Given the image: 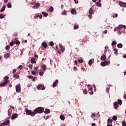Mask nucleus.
Listing matches in <instances>:
<instances>
[{
    "mask_svg": "<svg viewBox=\"0 0 126 126\" xmlns=\"http://www.w3.org/2000/svg\"><path fill=\"white\" fill-rule=\"evenodd\" d=\"M44 110L45 108L44 107H39L35 108L33 112H34V115H36V114H42V113H44Z\"/></svg>",
    "mask_w": 126,
    "mask_h": 126,
    "instance_id": "nucleus-1",
    "label": "nucleus"
},
{
    "mask_svg": "<svg viewBox=\"0 0 126 126\" xmlns=\"http://www.w3.org/2000/svg\"><path fill=\"white\" fill-rule=\"evenodd\" d=\"M25 112H26V115H29L31 116V117H34V116H35L34 111L33 112L31 110H28V108H26Z\"/></svg>",
    "mask_w": 126,
    "mask_h": 126,
    "instance_id": "nucleus-2",
    "label": "nucleus"
},
{
    "mask_svg": "<svg viewBox=\"0 0 126 126\" xmlns=\"http://www.w3.org/2000/svg\"><path fill=\"white\" fill-rule=\"evenodd\" d=\"M110 63V61H105L104 62H102L100 63V65L101 66H106V65H109Z\"/></svg>",
    "mask_w": 126,
    "mask_h": 126,
    "instance_id": "nucleus-3",
    "label": "nucleus"
},
{
    "mask_svg": "<svg viewBox=\"0 0 126 126\" xmlns=\"http://www.w3.org/2000/svg\"><path fill=\"white\" fill-rule=\"evenodd\" d=\"M37 89H38V90H45V86H44V85L39 84L37 87Z\"/></svg>",
    "mask_w": 126,
    "mask_h": 126,
    "instance_id": "nucleus-4",
    "label": "nucleus"
},
{
    "mask_svg": "<svg viewBox=\"0 0 126 126\" xmlns=\"http://www.w3.org/2000/svg\"><path fill=\"white\" fill-rule=\"evenodd\" d=\"M119 3L120 6H121V7H126V2L120 1L119 2Z\"/></svg>",
    "mask_w": 126,
    "mask_h": 126,
    "instance_id": "nucleus-5",
    "label": "nucleus"
},
{
    "mask_svg": "<svg viewBox=\"0 0 126 126\" xmlns=\"http://www.w3.org/2000/svg\"><path fill=\"white\" fill-rule=\"evenodd\" d=\"M122 28L126 29V26L122 25H120L119 26V27L116 28V29H117V31H119L121 30V29H122Z\"/></svg>",
    "mask_w": 126,
    "mask_h": 126,
    "instance_id": "nucleus-6",
    "label": "nucleus"
},
{
    "mask_svg": "<svg viewBox=\"0 0 126 126\" xmlns=\"http://www.w3.org/2000/svg\"><path fill=\"white\" fill-rule=\"evenodd\" d=\"M16 92H19L20 90H21V88L20 87V84L17 85L15 87Z\"/></svg>",
    "mask_w": 126,
    "mask_h": 126,
    "instance_id": "nucleus-7",
    "label": "nucleus"
},
{
    "mask_svg": "<svg viewBox=\"0 0 126 126\" xmlns=\"http://www.w3.org/2000/svg\"><path fill=\"white\" fill-rule=\"evenodd\" d=\"M39 7H40V3H35V4L32 6V8L34 9L39 8Z\"/></svg>",
    "mask_w": 126,
    "mask_h": 126,
    "instance_id": "nucleus-8",
    "label": "nucleus"
},
{
    "mask_svg": "<svg viewBox=\"0 0 126 126\" xmlns=\"http://www.w3.org/2000/svg\"><path fill=\"white\" fill-rule=\"evenodd\" d=\"M113 106L114 107V109H117L119 108V103H118V102L115 101L113 103Z\"/></svg>",
    "mask_w": 126,
    "mask_h": 126,
    "instance_id": "nucleus-9",
    "label": "nucleus"
},
{
    "mask_svg": "<svg viewBox=\"0 0 126 126\" xmlns=\"http://www.w3.org/2000/svg\"><path fill=\"white\" fill-rule=\"evenodd\" d=\"M6 84H8V83H7V81H4V82L3 83L0 84V86L1 87H3L5 86L6 85Z\"/></svg>",
    "mask_w": 126,
    "mask_h": 126,
    "instance_id": "nucleus-10",
    "label": "nucleus"
},
{
    "mask_svg": "<svg viewBox=\"0 0 126 126\" xmlns=\"http://www.w3.org/2000/svg\"><path fill=\"white\" fill-rule=\"evenodd\" d=\"M8 124H9V120H7V121H5L4 123H1V125L2 126H7V125H8Z\"/></svg>",
    "mask_w": 126,
    "mask_h": 126,
    "instance_id": "nucleus-11",
    "label": "nucleus"
},
{
    "mask_svg": "<svg viewBox=\"0 0 126 126\" xmlns=\"http://www.w3.org/2000/svg\"><path fill=\"white\" fill-rule=\"evenodd\" d=\"M58 83H59V80H56L55 82L53 83V87L54 88H55V87H56L57 86V85H58Z\"/></svg>",
    "mask_w": 126,
    "mask_h": 126,
    "instance_id": "nucleus-12",
    "label": "nucleus"
},
{
    "mask_svg": "<svg viewBox=\"0 0 126 126\" xmlns=\"http://www.w3.org/2000/svg\"><path fill=\"white\" fill-rule=\"evenodd\" d=\"M59 47L61 50V52L63 53L64 52V50H65V48L62 45V44H59Z\"/></svg>",
    "mask_w": 126,
    "mask_h": 126,
    "instance_id": "nucleus-13",
    "label": "nucleus"
},
{
    "mask_svg": "<svg viewBox=\"0 0 126 126\" xmlns=\"http://www.w3.org/2000/svg\"><path fill=\"white\" fill-rule=\"evenodd\" d=\"M70 12L73 15H74V14H76V13H77V12H76V10H75V9H72L70 11Z\"/></svg>",
    "mask_w": 126,
    "mask_h": 126,
    "instance_id": "nucleus-14",
    "label": "nucleus"
},
{
    "mask_svg": "<svg viewBox=\"0 0 126 126\" xmlns=\"http://www.w3.org/2000/svg\"><path fill=\"white\" fill-rule=\"evenodd\" d=\"M106 59H107V56H106V55H102L101 56V61H106Z\"/></svg>",
    "mask_w": 126,
    "mask_h": 126,
    "instance_id": "nucleus-15",
    "label": "nucleus"
},
{
    "mask_svg": "<svg viewBox=\"0 0 126 126\" xmlns=\"http://www.w3.org/2000/svg\"><path fill=\"white\" fill-rule=\"evenodd\" d=\"M41 67L42 69H43V70H44L45 71L46 70V69L47 68V65H46V64H42Z\"/></svg>",
    "mask_w": 126,
    "mask_h": 126,
    "instance_id": "nucleus-16",
    "label": "nucleus"
},
{
    "mask_svg": "<svg viewBox=\"0 0 126 126\" xmlns=\"http://www.w3.org/2000/svg\"><path fill=\"white\" fill-rule=\"evenodd\" d=\"M18 117V115L16 114H13L12 116V120H13L14 119H17V117Z\"/></svg>",
    "mask_w": 126,
    "mask_h": 126,
    "instance_id": "nucleus-17",
    "label": "nucleus"
},
{
    "mask_svg": "<svg viewBox=\"0 0 126 126\" xmlns=\"http://www.w3.org/2000/svg\"><path fill=\"white\" fill-rule=\"evenodd\" d=\"M8 79H9V77L8 76H5L4 78V81H7V83H9V81H8Z\"/></svg>",
    "mask_w": 126,
    "mask_h": 126,
    "instance_id": "nucleus-18",
    "label": "nucleus"
},
{
    "mask_svg": "<svg viewBox=\"0 0 126 126\" xmlns=\"http://www.w3.org/2000/svg\"><path fill=\"white\" fill-rule=\"evenodd\" d=\"M42 46H43V48H44V49H46V48H47V47H48V44H47V43L43 42H42Z\"/></svg>",
    "mask_w": 126,
    "mask_h": 126,
    "instance_id": "nucleus-19",
    "label": "nucleus"
},
{
    "mask_svg": "<svg viewBox=\"0 0 126 126\" xmlns=\"http://www.w3.org/2000/svg\"><path fill=\"white\" fill-rule=\"evenodd\" d=\"M31 63H36V60H35V58H32L31 59Z\"/></svg>",
    "mask_w": 126,
    "mask_h": 126,
    "instance_id": "nucleus-20",
    "label": "nucleus"
},
{
    "mask_svg": "<svg viewBox=\"0 0 126 126\" xmlns=\"http://www.w3.org/2000/svg\"><path fill=\"white\" fill-rule=\"evenodd\" d=\"M89 14H94V12L93 11V9H92V8H91L89 11Z\"/></svg>",
    "mask_w": 126,
    "mask_h": 126,
    "instance_id": "nucleus-21",
    "label": "nucleus"
},
{
    "mask_svg": "<svg viewBox=\"0 0 126 126\" xmlns=\"http://www.w3.org/2000/svg\"><path fill=\"white\" fill-rule=\"evenodd\" d=\"M5 5H3L1 8V10L0 11V12H3V11H4V10H5Z\"/></svg>",
    "mask_w": 126,
    "mask_h": 126,
    "instance_id": "nucleus-22",
    "label": "nucleus"
},
{
    "mask_svg": "<svg viewBox=\"0 0 126 126\" xmlns=\"http://www.w3.org/2000/svg\"><path fill=\"white\" fill-rule=\"evenodd\" d=\"M50 112H51V111L49 109H46L44 111L45 114H50Z\"/></svg>",
    "mask_w": 126,
    "mask_h": 126,
    "instance_id": "nucleus-23",
    "label": "nucleus"
},
{
    "mask_svg": "<svg viewBox=\"0 0 126 126\" xmlns=\"http://www.w3.org/2000/svg\"><path fill=\"white\" fill-rule=\"evenodd\" d=\"M61 120H62V121H64V119H65V118L64 117V116L63 114H61L60 115V117Z\"/></svg>",
    "mask_w": 126,
    "mask_h": 126,
    "instance_id": "nucleus-24",
    "label": "nucleus"
},
{
    "mask_svg": "<svg viewBox=\"0 0 126 126\" xmlns=\"http://www.w3.org/2000/svg\"><path fill=\"white\" fill-rule=\"evenodd\" d=\"M117 47L118 48H119V49H122V48H123V44L122 43H119L117 45Z\"/></svg>",
    "mask_w": 126,
    "mask_h": 126,
    "instance_id": "nucleus-25",
    "label": "nucleus"
},
{
    "mask_svg": "<svg viewBox=\"0 0 126 126\" xmlns=\"http://www.w3.org/2000/svg\"><path fill=\"white\" fill-rule=\"evenodd\" d=\"M62 15H66V10H64L63 12H61Z\"/></svg>",
    "mask_w": 126,
    "mask_h": 126,
    "instance_id": "nucleus-26",
    "label": "nucleus"
},
{
    "mask_svg": "<svg viewBox=\"0 0 126 126\" xmlns=\"http://www.w3.org/2000/svg\"><path fill=\"white\" fill-rule=\"evenodd\" d=\"M42 15L45 17H47V16H48V13L47 12H42Z\"/></svg>",
    "mask_w": 126,
    "mask_h": 126,
    "instance_id": "nucleus-27",
    "label": "nucleus"
},
{
    "mask_svg": "<svg viewBox=\"0 0 126 126\" xmlns=\"http://www.w3.org/2000/svg\"><path fill=\"white\" fill-rule=\"evenodd\" d=\"M49 46H51V47H53V46H54V45H55V43H54V42L51 41L49 43Z\"/></svg>",
    "mask_w": 126,
    "mask_h": 126,
    "instance_id": "nucleus-28",
    "label": "nucleus"
},
{
    "mask_svg": "<svg viewBox=\"0 0 126 126\" xmlns=\"http://www.w3.org/2000/svg\"><path fill=\"white\" fill-rule=\"evenodd\" d=\"M49 11H50V12H54V8L53 7V6H50V7L49 8Z\"/></svg>",
    "mask_w": 126,
    "mask_h": 126,
    "instance_id": "nucleus-29",
    "label": "nucleus"
},
{
    "mask_svg": "<svg viewBox=\"0 0 126 126\" xmlns=\"http://www.w3.org/2000/svg\"><path fill=\"white\" fill-rule=\"evenodd\" d=\"M112 119L113 121H117V120H118V117H117V116L114 115L113 116Z\"/></svg>",
    "mask_w": 126,
    "mask_h": 126,
    "instance_id": "nucleus-30",
    "label": "nucleus"
},
{
    "mask_svg": "<svg viewBox=\"0 0 126 126\" xmlns=\"http://www.w3.org/2000/svg\"><path fill=\"white\" fill-rule=\"evenodd\" d=\"M4 16H5V15L0 14V19H2V18H4Z\"/></svg>",
    "mask_w": 126,
    "mask_h": 126,
    "instance_id": "nucleus-31",
    "label": "nucleus"
},
{
    "mask_svg": "<svg viewBox=\"0 0 126 126\" xmlns=\"http://www.w3.org/2000/svg\"><path fill=\"white\" fill-rule=\"evenodd\" d=\"M7 6L8 8H11V7H12V6H11V4H10V3H7Z\"/></svg>",
    "mask_w": 126,
    "mask_h": 126,
    "instance_id": "nucleus-32",
    "label": "nucleus"
},
{
    "mask_svg": "<svg viewBox=\"0 0 126 126\" xmlns=\"http://www.w3.org/2000/svg\"><path fill=\"white\" fill-rule=\"evenodd\" d=\"M107 123H108V124H109V123L110 124H112V123H113V120L111 119H108L107 120Z\"/></svg>",
    "mask_w": 126,
    "mask_h": 126,
    "instance_id": "nucleus-33",
    "label": "nucleus"
},
{
    "mask_svg": "<svg viewBox=\"0 0 126 126\" xmlns=\"http://www.w3.org/2000/svg\"><path fill=\"white\" fill-rule=\"evenodd\" d=\"M118 103L119 104L121 105L122 103H123V101H122V100H121V99H118Z\"/></svg>",
    "mask_w": 126,
    "mask_h": 126,
    "instance_id": "nucleus-34",
    "label": "nucleus"
},
{
    "mask_svg": "<svg viewBox=\"0 0 126 126\" xmlns=\"http://www.w3.org/2000/svg\"><path fill=\"white\" fill-rule=\"evenodd\" d=\"M13 77H14V78L18 79V78H19V75H17L16 74H15L14 75Z\"/></svg>",
    "mask_w": 126,
    "mask_h": 126,
    "instance_id": "nucleus-35",
    "label": "nucleus"
},
{
    "mask_svg": "<svg viewBox=\"0 0 126 126\" xmlns=\"http://www.w3.org/2000/svg\"><path fill=\"white\" fill-rule=\"evenodd\" d=\"M78 28H79V26H78V25H75L74 26V30H76V29H78Z\"/></svg>",
    "mask_w": 126,
    "mask_h": 126,
    "instance_id": "nucleus-36",
    "label": "nucleus"
},
{
    "mask_svg": "<svg viewBox=\"0 0 126 126\" xmlns=\"http://www.w3.org/2000/svg\"><path fill=\"white\" fill-rule=\"evenodd\" d=\"M96 5H98V6H99V7H101V6H102L101 3H100L99 2H96Z\"/></svg>",
    "mask_w": 126,
    "mask_h": 126,
    "instance_id": "nucleus-37",
    "label": "nucleus"
},
{
    "mask_svg": "<svg viewBox=\"0 0 126 126\" xmlns=\"http://www.w3.org/2000/svg\"><path fill=\"white\" fill-rule=\"evenodd\" d=\"M112 46H115V45H117V42L116 41H114L111 43Z\"/></svg>",
    "mask_w": 126,
    "mask_h": 126,
    "instance_id": "nucleus-38",
    "label": "nucleus"
},
{
    "mask_svg": "<svg viewBox=\"0 0 126 126\" xmlns=\"http://www.w3.org/2000/svg\"><path fill=\"white\" fill-rule=\"evenodd\" d=\"M10 49V46H8V45H6V47H5V50H6L7 51H8V50H9Z\"/></svg>",
    "mask_w": 126,
    "mask_h": 126,
    "instance_id": "nucleus-39",
    "label": "nucleus"
},
{
    "mask_svg": "<svg viewBox=\"0 0 126 126\" xmlns=\"http://www.w3.org/2000/svg\"><path fill=\"white\" fill-rule=\"evenodd\" d=\"M114 54L115 55H118V49H114Z\"/></svg>",
    "mask_w": 126,
    "mask_h": 126,
    "instance_id": "nucleus-40",
    "label": "nucleus"
},
{
    "mask_svg": "<svg viewBox=\"0 0 126 126\" xmlns=\"http://www.w3.org/2000/svg\"><path fill=\"white\" fill-rule=\"evenodd\" d=\"M122 126H126V121H124L122 122Z\"/></svg>",
    "mask_w": 126,
    "mask_h": 126,
    "instance_id": "nucleus-41",
    "label": "nucleus"
},
{
    "mask_svg": "<svg viewBox=\"0 0 126 126\" xmlns=\"http://www.w3.org/2000/svg\"><path fill=\"white\" fill-rule=\"evenodd\" d=\"M89 65L91 66L92 65V61L91 60H90L89 61Z\"/></svg>",
    "mask_w": 126,
    "mask_h": 126,
    "instance_id": "nucleus-42",
    "label": "nucleus"
},
{
    "mask_svg": "<svg viewBox=\"0 0 126 126\" xmlns=\"http://www.w3.org/2000/svg\"><path fill=\"white\" fill-rule=\"evenodd\" d=\"M37 72L35 71H32V74H33V75H36V73Z\"/></svg>",
    "mask_w": 126,
    "mask_h": 126,
    "instance_id": "nucleus-43",
    "label": "nucleus"
},
{
    "mask_svg": "<svg viewBox=\"0 0 126 126\" xmlns=\"http://www.w3.org/2000/svg\"><path fill=\"white\" fill-rule=\"evenodd\" d=\"M34 71L38 72V67H35L34 69Z\"/></svg>",
    "mask_w": 126,
    "mask_h": 126,
    "instance_id": "nucleus-44",
    "label": "nucleus"
},
{
    "mask_svg": "<svg viewBox=\"0 0 126 126\" xmlns=\"http://www.w3.org/2000/svg\"><path fill=\"white\" fill-rule=\"evenodd\" d=\"M9 45L10 46H11V47H12L13 45H14L13 43V41H11V42H10Z\"/></svg>",
    "mask_w": 126,
    "mask_h": 126,
    "instance_id": "nucleus-45",
    "label": "nucleus"
},
{
    "mask_svg": "<svg viewBox=\"0 0 126 126\" xmlns=\"http://www.w3.org/2000/svg\"><path fill=\"white\" fill-rule=\"evenodd\" d=\"M16 44H17V45H20V42L19 40H16Z\"/></svg>",
    "mask_w": 126,
    "mask_h": 126,
    "instance_id": "nucleus-46",
    "label": "nucleus"
},
{
    "mask_svg": "<svg viewBox=\"0 0 126 126\" xmlns=\"http://www.w3.org/2000/svg\"><path fill=\"white\" fill-rule=\"evenodd\" d=\"M44 75V72L41 71L39 72V75H40V76H42V75Z\"/></svg>",
    "mask_w": 126,
    "mask_h": 126,
    "instance_id": "nucleus-47",
    "label": "nucleus"
},
{
    "mask_svg": "<svg viewBox=\"0 0 126 126\" xmlns=\"http://www.w3.org/2000/svg\"><path fill=\"white\" fill-rule=\"evenodd\" d=\"M18 68L19 69H22V68H23V66L20 65V66H19Z\"/></svg>",
    "mask_w": 126,
    "mask_h": 126,
    "instance_id": "nucleus-48",
    "label": "nucleus"
},
{
    "mask_svg": "<svg viewBox=\"0 0 126 126\" xmlns=\"http://www.w3.org/2000/svg\"><path fill=\"white\" fill-rule=\"evenodd\" d=\"M83 94H87V90H86V89L84 90Z\"/></svg>",
    "mask_w": 126,
    "mask_h": 126,
    "instance_id": "nucleus-49",
    "label": "nucleus"
},
{
    "mask_svg": "<svg viewBox=\"0 0 126 126\" xmlns=\"http://www.w3.org/2000/svg\"><path fill=\"white\" fill-rule=\"evenodd\" d=\"M78 62H79V63H83V60H79L78 61Z\"/></svg>",
    "mask_w": 126,
    "mask_h": 126,
    "instance_id": "nucleus-50",
    "label": "nucleus"
},
{
    "mask_svg": "<svg viewBox=\"0 0 126 126\" xmlns=\"http://www.w3.org/2000/svg\"><path fill=\"white\" fill-rule=\"evenodd\" d=\"M28 78H29V79H32V78H33V76H31V75H29V76H28Z\"/></svg>",
    "mask_w": 126,
    "mask_h": 126,
    "instance_id": "nucleus-51",
    "label": "nucleus"
},
{
    "mask_svg": "<svg viewBox=\"0 0 126 126\" xmlns=\"http://www.w3.org/2000/svg\"><path fill=\"white\" fill-rule=\"evenodd\" d=\"M29 67H30V69H32V68L33 67V65H32V64H30L29 66Z\"/></svg>",
    "mask_w": 126,
    "mask_h": 126,
    "instance_id": "nucleus-52",
    "label": "nucleus"
},
{
    "mask_svg": "<svg viewBox=\"0 0 126 126\" xmlns=\"http://www.w3.org/2000/svg\"><path fill=\"white\" fill-rule=\"evenodd\" d=\"M110 91V88H106V92H107V93H109V92Z\"/></svg>",
    "mask_w": 126,
    "mask_h": 126,
    "instance_id": "nucleus-53",
    "label": "nucleus"
},
{
    "mask_svg": "<svg viewBox=\"0 0 126 126\" xmlns=\"http://www.w3.org/2000/svg\"><path fill=\"white\" fill-rule=\"evenodd\" d=\"M107 33H108V31L107 30H105L103 32V34H107Z\"/></svg>",
    "mask_w": 126,
    "mask_h": 126,
    "instance_id": "nucleus-54",
    "label": "nucleus"
},
{
    "mask_svg": "<svg viewBox=\"0 0 126 126\" xmlns=\"http://www.w3.org/2000/svg\"><path fill=\"white\" fill-rule=\"evenodd\" d=\"M113 18H115V17H118V14L115 13V16H113Z\"/></svg>",
    "mask_w": 126,
    "mask_h": 126,
    "instance_id": "nucleus-55",
    "label": "nucleus"
},
{
    "mask_svg": "<svg viewBox=\"0 0 126 126\" xmlns=\"http://www.w3.org/2000/svg\"><path fill=\"white\" fill-rule=\"evenodd\" d=\"M9 56H10L9 53H7L5 55V56L7 57V58H8L9 57Z\"/></svg>",
    "mask_w": 126,
    "mask_h": 126,
    "instance_id": "nucleus-56",
    "label": "nucleus"
},
{
    "mask_svg": "<svg viewBox=\"0 0 126 126\" xmlns=\"http://www.w3.org/2000/svg\"><path fill=\"white\" fill-rule=\"evenodd\" d=\"M15 72H16V69H14L13 70L12 73L13 74H14V73H15Z\"/></svg>",
    "mask_w": 126,
    "mask_h": 126,
    "instance_id": "nucleus-57",
    "label": "nucleus"
},
{
    "mask_svg": "<svg viewBox=\"0 0 126 126\" xmlns=\"http://www.w3.org/2000/svg\"><path fill=\"white\" fill-rule=\"evenodd\" d=\"M57 53H58V54H60V55H61V54H62V51L60 50H58L57 51Z\"/></svg>",
    "mask_w": 126,
    "mask_h": 126,
    "instance_id": "nucleus-58",
    "label": "nucleus"
},
{
    "mask_svg": "<svg viewBox=\"0 0 126 126\" xmlns=\"http://www.w3.org/2000/svg\"><path fill=\"white\" fill-rule=\"evenodd\" d=\"M92 14H90L89 15V17L90 19H91L92 18Z\"/></svg>",
    "mask_w": 126,
    "mask_h": 126,
    "instance_id": "nucleus-59",
    "label": "nucleus"
},
{
    "mask_svg": "<svg viewBox=\"0 0 126 126\" xmlns=\"http://www.w3.org/2000/svg\"><path fill=\"white\" fill-rule=\"evenodd\" d=\"M4 3H7L8 2V0H4Z\"/></svg>",
    "mask_w": 126,
    "mask_h": 126,
    "instance_id": "nucleus-60",
    "label": "nucleus"
},
{
    "mask_svg": "<svg viewBox=\"0 0 126 126\" xmlns=\"http://www.w3.org/2000/svg\"><path fill=\"white\" fill-rule=\"evenodd\" d=\"M89 90L90 91H92V90H93V88L92 87H90L89 89Z\"/></svg>",
    "mask_w": 126,
    "mask_h": 126,
    "instance_id": "nucleus-61",
    "label": "nucleus"
},
{
    "mask_svg": "<svg viewBox=\"0 0 126 126\" xmlns=\"http://www.w3.org/2000/svg\"><path fill=\"white\" fill-rule=\"evenodd\" d=\"M91 95H93L94 94V92L93 91H91L90 93H89Z\"/></svg>",
    "mask_w": 126,
    "mask_h": 126,
    "instance_id": "nucleus-62",
    "label": "nucleus"
},
{
    "mask_svg": "<svg viewBox=\"0 0 126 126\" xmlns=\"http://www.w3.org/2000/svg\"><path fill=\"white\" fill-rule=\"evenodd\" d=\"M73 69H74V70H76L77 69V67H76V66H74L73 67Z\"/></svg>",
    "mask_w": 126,
    "mask_h": 126,
    "instance_id": "nucleus-63",
    "label": "nucleus"
},
{
    "mask_svg": "<svg viewBox=\"0 0 126 126\" xmlns=\"http://www.w3.org/2000/svg\"><path fill=\"white\" fill-rule=\"evenodd\" d=\"M124 99H126V94L124 95Z\"/></svg>",
    "mask_w": 126,
    "mask_h": 126,
    "instance_id": "nucleus-64",
    "label": "nucleus"
}]
</instances>
